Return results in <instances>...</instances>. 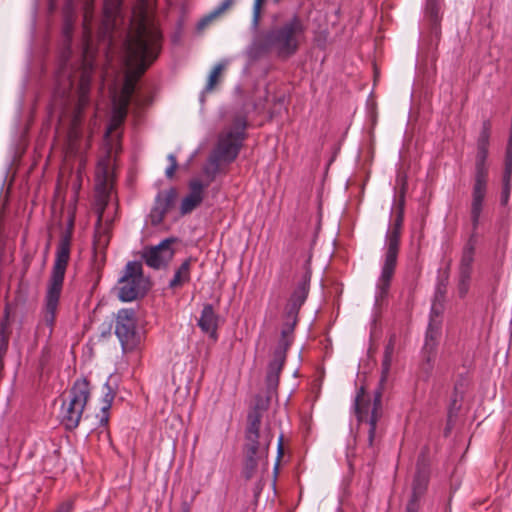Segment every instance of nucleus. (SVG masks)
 Wrapping results in <instances>:
<instances>
[{
  "label": "nucleus",
  "mask_w": 512,
  "mask_h": 512,
  "mask_svg": "<svg viewBox=\"0 0 512 512\" xmlns=\"http://www.w3.org/2000/svg\"><path fill=\"white\" fill-rule=\"evenodd\" d=\"M71 2L72 0H69L64 9L63 35L65 37L66 47L59 58V64L55 75L56 85L54 89V98H60L63 105L68 104L72 88L74 86V78L78 75L77 104L74 112V120L79 121L84 109L90 102L89 92L95 67L92 56L90 55L93 6L89 1H86L84 6V51L80 63L76 67L70 61V42L74 26V9Z\"/></svg>",
  "instance_id": "f257e3e1"
},
{
  "label": "nucleus",
  "mask_w": 512,
  "mask_h": 512,
  "mask_svg": "<svg viewBox=\"0 0 512 512\" xmlns=\"http://www.w3.org/2000/svg\"><path fill=\"white\" fill-rule=\"evenodd\" d=\"M161 38L157 28L140 23L135 34L126 41L128 71L117 100L131 102L138 79L158 56Z\"/></svg>",
  "instance_id": "f03ea898"
},
{
  "label": "nucleus",
  "mask_w": 512,
  "mask_h": 512,
  "mask_svg": "<svg viewBox=\"0 0 512 512\" xmlns=\"http://www.w3.org/2000/svg\"><path fill=\"white\" fill-rule=\"evenodd\" d=\"M246 128V117L237 115L233 119L232 125L219 134L208 164L204 167V173L210 180H213L219 172L221 163H231L237 158L246 138Z\"/></svg>",
  "instance_id": "7ed1b4c3"
},
{
  "label": "nucleus",
  "mask_w": 512,
  "mask_h": 512,
  "mask_svg": "<svg viewBox=\"0 0 512 512\" xmlns=\"http://www.w3.org/2000/svg\"><path fill=\"white\" fill-rule=\"evenodd\" d=\"M71 252V234L66 233L61 236L55 252V260L53 263L52 271L48 280L46 294H45V307H44V321L47 326L52 330L56 312L63 289L65 273L70 260Z\"/></svg>",
  "instance_id": "20e7f679"
},
{
  "label": "nucleus",
  "mask_w": 512,
  "mask_h": 512,
  "mask_svg": "<svg viewBox=\"0 0 512 512\" xmlns=\"http://www.w3.org/2000/svg\"><path fill=\"white\" fill-rule=\"evenodd\" d=\"M306 25L294 15L278 27L268 31L263 37V45L279 58L288 59L297 53L305 39Z\"/></svg>",
  "instance_id": "39448f33"
},
{
  "label": "nucleus",
  "mask_w": 512,
  "mask_h": 512,
  "mask_svg": "<svg viewBox=\"0 0 512 512\" xmlns=\"http://www.w3.org/2000/svg\"><path fill=\"white\" fill-rule=\"evenodd\" d=\"M248 426L245 433L246 460L244 465V476L250 479L257 468L258 459L265 456L268 452L273 434L270 428H266L260 433L261 414L255 409L248 414Z\"/></svg>",
  "instance_id": "423d86ee"
},
{
  "label": "nucleus",
  "mask_w": 512,
  "mask_h": 512,
  "mask_svg": "<svg viewBox=\"0 0 512 512\" xmlns=\"http://www.w3.org/2000/svg\"><path fill=\"white\" fill-rule=\"evenodd\" d=\"M403 224V212L400 211L394 221L393 227L386 233V252L381 274L376 284V298L384 299L389 292L392 278L395 273L400 246V235Z\"/></svg>",
  "instance_id": "0eeeda50"
},
{
  "label": "nucleus",
  "mask_w": 512,
  "mask_h": 512,
  "mask_svg": "<svg viewBox=\"0 0 512 512\" xmlns=\"http://www.w3.org/2000/svg\"><path fill=\"white\" fill-rule=\"evenodd\" d=\"M90 395L88 380L76 379L60 409L61 423L67 430L71 431L78 427Z\"/></svg>",
  "instance_id": "6e6552de"
},
{
  "label": "nucleus",
  "mask_w": 512,
  "mask_h": 512,
  "mask_svg": "<svg viewBox=\"0 0 512 512\" xmlns=\"http://www.w3.org/2000/svg\"><path fill=\"white\" fill-rule=\"evenodd\" d=\"M487 153L485 143L478 144L471 203V221L475 229L478 228L479 225L483 202L487 192L488 169L485 165Z\"/></svg>",
  "instance_id": "1a4fd4ad"
},
{
  "label": "nucleus",
  "mask_w": 512,
  "mask_h": 512,
  "mask_svg": "<svg viewBox=\"0 0 512 512\" xmlns=\"http://www.w3.org/2000/svg\"><path fill=\"white\" fill-rule=\"evenodd\" d=\"M118 297L123 302L136 300L146 290L142 264L130 261L126 264L123 274L118 281Z\"/></svg>",
  "instance_id": "9d476101"
},
{
  "label": "nucleus",
  "mask_w": 512,
  "mask_h": 512,
  "mask_svg": "<svg viewBox=\"0 0 512 512\" xmlns=\"http://www.w3.org/2000/svg\"><path fill=\"white\" fill-rule=\"evenodd\" d=\"M106 199L101 198L96 206L97 222L95 225L93 241V258L96 263L103 264L106 259V248L108 247L112 233L111 221L103 222Z\"/></svg>",
  "instance_id": "9b49d317"
},
{
  "label": "nucleus",
  "mask_w": 512,
  "mask_h": 512,
  "mask_svg": "<svg viewBox=\"0 0 512 512\" xmlns=\"http://www.w3.org/2000/svg\"><path fill=\"white\" fill-rule=\"evenodd\" d=\"M115 334L124 350H132L137 345V318L134 309L123 308L117 312Z\"/></svg>",
  "instance_id": "f8f14e48"
},
{
  "label": "nucleus",
  "mask_w": 512,
  "mask_h": 512,
  "mask_svg": "<svg viewBox=\"0 0 512 512\" xmlns=\"http://www.w3.org/2000/svg\"><path fill=\"white\" fill-rule=\"evenodd\" d=\"M176 242V238H166L158 245L148 247L143 252V259L147 266L153 269H160L168 266L174 256L172 244Z\"/></svg>",
  "instance_id": "ddd939ff"
},
{
  "label": "nucleus",
  "mask_w": 512,
  "mask_h": 512,
  "mask_svg": "<svg viewBox=\"0 0 512 512\" xmlns=\"http://www.w3.org/2000/svg\"><path fill=\"white\" fill-rule=\"evenodd\" d=\"M176 198L177 191L175 188L158 192L149 214L150 222L153 226H158L163 222L166 214L173 207Z\"/></svg>",
  "instance_id": "4468645a"
},
{
  "label": "nucleus",
  "mask_w": 512,
  "mask_h": 512,
  "mask_svg": "<svg viewBox=\"0 0 512 512\" xmlns=\"http://www.w3.org/2000/svg\"><path fill=\"white\" fill-rule=\"evenodd\" d=\"M430 480V467L425 459H418L416 473L412 481V494L407 504L420 508V500L425 495Z\"/></svg>",
  "instance_id": "2eb2a0df"
},
{
  "label": "nucleus",
  "mask_w": 512,
  "mask_h": 512,
  "mask_svg": "<svg viewBox=\"0 0 512 512\" xmlns=\"http://www.w3.org/2000/svg\"><path fill=\"white\" fill-rule=\"evenodd\" d=\"M95 177L97 181V189L99 192V195L96 199V206H98L99 200L104 197L106 199L107 204L108 194L106 193V190L113 177L112 160L109 153H107L98 161L95 171Z\"/></svg>",
  "instance_id": "dca6fc26"
},
{
  "label": "nucleus",
  "mask_w": 512,
  "mask_h": 512,
  "mask_svg": "<svg viewBox=\"0 0 512 512\" xmlns=\"http://www.w3.org/2000/svg\"><path fill=\"white\" fill-rule=\"evenodd\" d=\"M209 183L204 184L199 179H192L189 182V193L182 199L180 212L182 215L191 213L203 201L204 191Z\"/></svg>",
  "instance_id": "f3484780"
},
{
  "label": "nucleus",
  "mask_w": 512,
  "mask_h": 512,
  "mask_svg": "<svg viewBox=\"0 0 512 512\" xmlns=\"http://www.w3.org/2000/svg\"><path fill=\"white\" fill-rule=\"evenodd\" d=\"M381 417V392L378 391L375 394L371 415L367 420L368 429V448L366 453L369 457L374 459L377 455V441H376V429L377 422Z\"/></svg>",
  "instance_id": "a211bd4d"
},
{
  "label": "nucleus",
  "mask_w": 512,
  "mask_h": 512,
  "mask_svg": "<svg viewBox=\"0 0 512 512\" xmlns=\"http://www.w3.org/2000/svg\"><path fill=\"white\" fill-rule=\"evenodd\" d=\"M197 325L201 331L209 336L213 341L218 339L219 315L215 312L211 304H205L197 320Z\"/></svg>",
  "instance_id": "6ab92c4d"
},
{
  "label": "nucleus",
  "mask_w": 512,
  "mask_h": 512,
  "mask_svg": "<svg viewBox=\"0 0 512 512\" xmlns=\"http://www.w3.org/2000/svg\"><path fill=\"white\" fill-rule=\"evenodd\" d=\"M309 292V277L305 278L297 285L295 290L293 291L289 302L287 304V317L292 319L294 323L297 322L298 312L301 306L306 301Z\"/></svg>",
  "instance_id": "aec40b11"
},
{
  "label": "nucleus",
  "mask_w": 512,
  "mask_h": 512,
  "mask_svg": "<svg viewBox=\"0 0 512 512\" xmlns=\"http://www.w3.org/2000/svg\"><path fill=\"white\" fill-rule=\"evenodd\" d=\"M442 320L430 319L426 331L425 343L423 346V354L428 364L433 360L438 339L441 334Z\"/></svg>",
  "instance_id": "412c9836"
},
{
  "label": "nucleus",
  "mask_w": 512,
  "mask_h": 512,
  "mask_svg": "<svg viewBox=\"0 0 512 512\" xmlns=\"http://www.w3.org/2000/svg\"><path fill=\"white\" fill-rule=\"evenodd\" d=\"M122 0H104V18L101 27V37L111 38L114 29L115 19L120 12Z\"/></svg>",
  "instance_id": "4be33fe9"
},
{
  "label": "nucleus",
  "mask_w": 512,
  "mask_h": 512,
  "mask_svg": "<svg viewBox=\"0 0 512 512\" xmlns=\"http://www.w3.org/2000/svg\"><path fill=\"white\" fill-rule=\"evenodd\" d=\"M472 227L474 226L472 225ZM476 234L477 228H473V231L462 250L459 264V274H464V277L472 274V264L474 261L475 248L477 244Z\"/></svg>",
  "instance_id": "5701e85b"
},
{
  "label": "nucleus",
  "mask_w": 512,
  "mask_h": 512,
  "mask_svg": "<svg viewBox=\"0 0 512 512\" xmlns=\"http://www.w3.org/2000/svg\"><path fill=\"white\" fill-rule=\"evenodd\" d=\"M512 171V133L507 140L505 173L503 176V187L500 196V202L503 206H507L510 198V174Z\"/></svg>",
  "instance_id": "b1692460"
},
{
  "label": "nucleus",
  "mask_w": 512,
  "mask_h": 512,
  "mask_svg": "<svg viewBox=\"0 0 512 512\" xmlns=\"http://www.w3.org/2000/svg\"><path fill=\"white\" fill-rule=\"evenodd\" d=\"M395 345H396V336L393 334L389 337V340L387 342V344L385 345V349H384V355H383V360H382V365H381V383L385 382L388 378V375H389V372H390V369H391V365H392V359H393V354H394V350H395Z\"/></svg>",
  "instance_id": "393cba45"
},
{
  "label": "nucleus",
  "mask_w": 512,
  "mask_h": 512,
  "mask_svg": "<svg viewBox=\"0 0 512 512\" xmlns=\"http://www.w3.org/2000/svg\"><path fill=\"white\" fill-rule=\"evenodd\" d=\"M104 393L102 398V407L99 415V423L102 426H106L109 421V410L115 398V391L111 388L108 382L103 386Z\"/></svg>",
  "instance_id": "a878e982"
},
{
  "label": "nucleus",
  "mask_w": 512,
  "mask_h": 512,
  "mask_svg": "<svg viewBox=\"0 0 512 512\" xmlns=\"http://www.w3.org/2000/svg\"><path fill=\"white\" fill-rule=\"evenodd\" d=\"M192 259H186L175 271L173 278L169 282L171 289L182 287L190 281V267Z\"/></svg>",
  "instance_id": "bb28decb"
},
{
  "label": "nucleus",
  "mask_w": 512,
  "mask_h": 512,
  "mask_svg": "<svg viewBox=\"0 0 512 512\" xmlns=\"http://www.w3.org/2000/svg\"><path fill=\"white\" fill-rule=\"evenodd\" d=\"M130 103L125 101H120L114 98L113 100V110H112V119L111 126L107 132L109 134L113 129H116L119 125L123 123L127 116L128 107Z\"/></svg>",
  "instance_id": "cd10ccee"
},
{
  "label": "nucleus",
  "mask_w": 512,
  "mask_h": 512,
  "mask_svg": "<svg viewBox=\"0 0 512 512\" xmlns=\"http://www.w3.org/2000/svg\"><path fill=\"white\" fill-rule=\"evenodd\" d=\"M445 287L438 286L430 311V319L441 320V315L444 310Z\"/></svg>",
  "instance_id": "c85d7f7f"
},
{
  "label": "nucleus",
  "mask_w": 512,
  "mask_h": 512,
  "mask_svg": "<svg viewBox=\"0 0 512 512\" xmlns=\"http://www.w3.org/2000/svg\"><path fill=\"white\" fill-rule=\"evenodd\" d=\"M369 404L365 401V390L361 387L355 397L354 410L359 421H364L368 415Z\"/></svg>",
  "instance_id": "c756f323"
},
{
  "label": "nucleus",
  "mask_w": 512,
  "mask_h": 512,
  "mask_svg": "<svg viewBox=\"0 0 512 512\" xmlns=\"http://www.w3.org/2000/svg\"><path fill=\"white\" fill-rule=\"evenodd\" d=\"M235 0H224L217 8H215L210 14L203 17L200 22L198 23V28L203 29L205 28L209 23H211L215 18L220 16L222 13H224L227 9H229L233 4Z\"/></svg>",
  "instance_id": "7c9ffc66"
},
{
  "label": "nucleus",
  "mask_w": 512,
  "mask_h": 512,
  "mask_svg": "<svg viewBox=\"0 0 512 512\" xmlns=\"http://www.w3.org/2000/svg\"><path fill=\"white\" fill-rule=\"evenodd\" d=\"M296 323L292 319L287 317V322L281 331V339L279 340L278 347L276 349H284L287 351L288 347L292 342V334Z\"/></svg>",
  "instance_id": "2f4dec72"
},
{
  "label": "nucleus",
  "mask_w": 512,
  "mask_h": 512,
  "mask_svg": "<svg viewBox=\"0 0 512 512\" xmlns=\"http://www.w3.org/2000/svg\"><path fill=\"white\" fill-rule=\"evenodd\" d=\"M286 359V351L284 349H275L273 359L269 363L268 373L280 375Z\"/></svg>",
  "instance_id": "473e14b6"
},
{
  "label": "nucleus",
  "mask_w": 512,
  "mask_h": 512,
  "mask_svg": "<svg viewBox=\"0 0 512 512\" xmlns=\"http://www.w3.org/2000/svg\"><path fill=\"white\" fill-rule=\"evenodd\" d=\"M443 0H427L426 13L433 23H438L441 19V7Z\"/></svg>",
  "instance_id": "72a5a7b5"
},
{
  "label": "nucleus",
  "mask_w": 512,
  "mask_h": 512,
  "mask_svg": "<svg viewBox=\"0 0 512 512\" xmlns=\"http://www.w3.org/2000/svg\"><path fill=\"white\" fill-rule=\"evenodd\" d=\"M224 69V65L219 63L211 71L204 92H211L219 82L220 75Z\"/></svg>",
  "instance_id": "f704fd0d"
},
{
  "label": "nucleus",
  "mask_w": 512,
  "mask_h": 512,
  "mask_svg": "<svg viewBox=\"0 0 512 512\" xmlns=\"http://www.w3.org/2000/svg\"><path fill=\"white\" fill-rule=\"evenodd\" d=\"M471 275L464 277V274H459L458 294L461 298L465 297L470 287Z\"/></svg>",
  "instance_id": "c9c22d12"
},
{
  "label": "nucleus",
  "mask_w": 512,
  "mask_h": 512,
  "mask_svg": "<svg viewBox=\"0 0 512 512\" xmlns=\"http://www.w3.org/2000/svg\"><path fill=\"white\" fill-rule=\"evenodd\" d=\"M167 159L170 162V164L165 170V175L167 178L171 179V178H173V176L178 168V164H177L176 156L174 154H169L167 156Z\"/></svg>",
  "instance_id": "e433bc0d"
},
{
  "label": "nucleus",
  "mask_w": 512,
  "mask_h": 512,
  "mask_svg": "<svg viewBox=\"0 0 512 512\" xmlns=\"http://www.w3.org/2000/svg\"><path fill=\"white\" fill-rule=\"evenodd\" d=\"M266 384L269 392L276 390L279 384V375L267 372Z\"/></svg>",
  "instance_id": "4c0bfd02"
},
{
  "label": "nucleus",
  "mask_w": 512,
  "mask_h": 512,
  "mask_svg": "<svg viewBox=\"0 0 512 512\" xmlns=\"http://www.w3.org/2000/svg\"><path fill=\"white\" fill-rule=\"evenodd\" d=\"M264 3V0H255L253 5V24L255 26L258 25L261 13V7Z\"/></svg>",
  "instance_id": "58836bf2"
},
{
  "label": "nucleus",
  "mask_w": 512,
  "mask_h": 512,
  "mask_svg": "<svg viewBox=\"0 0 512 512\" xmlns=\"http://www.w3.org/2000/svg\"><path fill=\"white\" fill-rule=\"evenodd\" d=\"M72 505L70 503L62 504L56 512H71Z\"/></svg>",
  "instance_id": "ea45409f"
},
{
  "label": "nucleus",
  "mask_w": 512,
  "mask_h": 512,
  "mask_svg": "<svg viewBox=\"0 0 512 512\" xmlns=\"http://www.w3.org/2000/svg\"><path fill=\"white\" fill-rule=\"evenodd\" d=\"M487 142H488V134H487L486 129H484L483 132L481 133V136L479 139V144L485 143V147H487Z\"/></svg>",
  "instance_id": "a19ab883"
},
{
  "label": "nucleus",
  "mask_w": 512,
  "mask_h": 512,
  "mask_svg": "<svg viewBox=\"0 0 512 512\" xmlns=\"http://www.w3.org/2000/svg\"><path fill=\"white\" fill-rule=\"evenodd\" d=\"M420 508L414 506V504H407L405 512H418Z\"/></svg>",
  "instance_id": "79ce46f5"
},
{
  "label": "nucleus",
  "mask_w": 512,
  "mask_h": 512,
  "mask_svg": "<svg viewBox=\"0 0 512 512\" xmlns=\"http://www.w3.org/2000/svg\"><path fill=\"white\" fill-rule=\"evenodd\" d=\"M182 512H190V505L189 503H183L182 505Z\"/></svg>",
  "instance_id": "37998d69"
},
{
  "label": "nucleus",
  "mask_w": 512,
  "mask_h": 512,
  "mask_svg": "<svg viewBox=\"0 0 512 512\" xmlns=\"http://www.w3.org/2000/svg\"><path fill=\"white\" fill-rule=\"evenodd\" d=\"M278 452L279 454L282 453V436L279 438V443H278Z\"/></svg>",
  "instance_id": "c03bdc74"
},
{
  "label": "nucleus",
  "mask_w": 512,
  "mask_h": 512,
  "mask_svg": "<svg viewBox=\"0 0 512 512\" xmlns=\"http://www.w3.org/2000/svg\"><path fill=\"white\" fill-rule=\"evenodd\" d=\"M77 177H78V180L80 181V179H81L80 171H78V176Z\"/></svg>",
  "instance_id": "a18cd8bd"
},
{
  "label": "nucleus",
  "mask_w": 512,
  "mask_h": 512,
  "mask_svg": "<svg viewBox=\"0 0 512 512\" xmlns=\"http://www.w3.org/2000/svg\"><path fill=\"white\" fill-rule=\"evenodd\" d=\"M79 187H80V184L76 185V187H75L76 192L78 191Z\"/></svg>",
  "instance_id": "49530a36"
}]
</instances>
